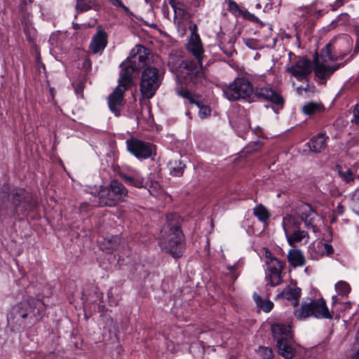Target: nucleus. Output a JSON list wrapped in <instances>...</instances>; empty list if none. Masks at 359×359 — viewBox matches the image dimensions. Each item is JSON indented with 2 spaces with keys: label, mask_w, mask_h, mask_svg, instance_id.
Listing matches in <instances>:
<instances>
[{
  "label": "nucleus",
  "mask_w": 359,
  "mask_h": 359,
  "mask_svg": "<svg viewBox=\"0 0 359 359\" xmlns=\"http://www.w3.org/2000/svg\"><path fill=\"white\" fill-rule=\"evenodd\" d=\"M46 308V304L39 298H25L10 309L7 314L8 325L13 331L25 330L43 318Z\"/></svg>",
  "instance_id": "obj_1"
},
{
  "label": "nucleus",
  "mask_w": 359,
  "mask_h": 359,
  "mask_svg": "<svg viewBox=\"0 0 359 359\" xmlns=\"http://www.w3.org/2000/svg\"><path fill=\"white\" fill-rule=\"evenodd\" d=\"M182 240L180 216L174 213L168 214L166 223L161 231L159 245L161 249L171 254L173 257H180L182 255Z\"/></svg>",
  "instance_id": "obj_2"
},
{
  "label": "nucleus",
  "mask_w": 359,
  "mask_h": 359,
  "mask_svg": "<svg viewBox=\"0 0 359 359\" xmlns=\"http://www.w3.org/2000/svg\"><path fill=\"white\" fill-rule=\"evenodd\" d=\"M168 66L172 72L180 76L186 83L195 86H205L208 80L205 72L201 69L194 60H182L170 55Z\"/></svg>",
  "instance_id": "obj_3"
},
{
  "label": "nucleus",
  "mask_w": 359,
  "mask_h": 359,
  "mask_svg": "<svg viewBox=\"0 0 359 359\" xmlns=\"http://www.w3.org/2000/svg\"><path fill=\"white\" fill-rule=\"evenodd\" d=\"M137 50H134L130 53V55L121 64L122 68L118 79V85L128 89L133 82V74L140 67L147 65L148 59L147 49L143 46L138 45L136 46Z\"/></svg>",
  "instance_id": "obj_4"
},
{
  "label": "nucleus",
  "mask_w": 359,
  "mask_h": 359,
  "mask_svg": "<svg viewBox=\"0 0 359 359\" xmlns=\"http://www.w3.org/2000/svg\"><path fill=\"white\" fill-rule=\"evenodd\" d=\"M317 214L312 207L309 204H302L297 210L283 217L282 226L285 235L288 234L292 231L300 228L302 222H304L307 228L313 229L315 231L313 220Z\"/></svg>",
  "instance_id": "obj_5"
},
{
  "label": "nucleus",
  "mask_w": 359,
  "mask_h": 359,
  "mask_svg": "<svg viewBox=\"0 0 359 359\" xmlns=\"http://www.w3.org/2000/svg\"><path fill=\"white\" fill-rule=\"evenodd\" d=\"M163 74L159 69L152 66L147 67L142 72L140 90L144 99L153 97L161 86Z\"/></svg>",
  "instance_id": "obj_6"
},
{
  "label": "nucleus",
  "mask_w": 359,
  "mask_h": 359,
  "mask_svg": "<svg viewBox=\"0 0 359 359\" xmlns=\"http://www.w3.org/2000/svg\"><path fill=\"white\" fill-rule=\"evenodd\" d=\"M297 319L304 320L309 317L321 319H332V312H330L323 299L311 300L310 302H303L299 309L294 311Z\"/></svg>",
  "instance_id": "obj_7"
},
{
  "label": "nucleus",
  "mask_w": 359,
  "mask_h": 359,
  "mask_svg": "<svg viewBox=\"0 0 359 359\" xmlns=\"http://www.w3.org/2000/svg\"><path fill=\"white\" fill-rule=\"evenodd\" d=\"M9 190L10 188L8 184L2 187L0 191V200H4L6 197H11L14 205V214H24L35 206V203L31 201V195L24 189H15L10 194H8Z\"/></svg>",
  "instance_id": "obj_8"
},
{
  "label": "nucleus",
  "mask_w": 359,
  "mask_h": 359,
  "mask_svg": "<svg viewBox=\"0 0 359 359\" xmlns=\"http://www.w3.org/2000/svg\"><path fill=\"white\" fill-rule=\"evenodd\" d=\"M253 86L245 77L236 78L222 89L223 95L230 101L247 100L253 93Z\"/></svg>",
  "instance_id": "obj_9"
},
{
  "label": "nucleus",
  "mask_w": 359,
  "mask_h": 359,
  "mask_svg": "<svg viewBox=\"0 0 359 359\" xmlns=\"http://www.w3.org/2000/svg\"><path fill=\"white\" fill-rule=\"evenodd\" d=\"M127 189L118 181H111L109 187L102 188L98 195L100 206H115L123 201L127 195Z\"/></svg>",
  "instance_id": "obj_10"
},
{
  "label": "nucleus",
  "mask_w": 359,
  "mask_h": 359,
  "mask_svg": "<svg viewBox=\"0 0 359 359\" xmlns=\"http://www.w3.org/2000/svg\"><path fill=\"white\" fill-rule=\"evenodd\" d=\"M126 145L128 151L139 159L149 158L154 154V145L136 138L128 140Z\"/></svg>",
  "instance_id": "obj_11"
},
{
  "label": "nucleus",
  "mask_w": 359,
  "mask_h": 359,
  "mask_svg": "<svg viewBox=\"0 0 359 359\" xmlns=\"http://www.w3.org/2000/svg\"><path fill=\"white\" fill-rule=\"evenodd\" d=\"M176 93L182 98L187 100L189 103L196 104L199 108L198 116L201 118H206L210 115V108L202 104L201 95L192 93L188 89L182 87H177Z\"/></svg>",
  "instance_id": "obj_12"
},
{
  "label": "nucleus",
  "mask_w": 359,
  "mask_h": 359,
  "mask_svg": "<svg viewBox=\"0 0 359 359\" xmlns=\"http://www.w3.org/2000/svg\"><path fill=\"white\" fill-rule=\"evenodd\" d=\"M313 68L310 60L301 57L288 68V71L297 80L302 81L308 77Z\"/></svg>",
  "instance_id": "obj_13"
},
{
  "label": "nucleus",
  "mask_w": 359,
  "mask_h": 359,
  "mask_svg": "<svg viewBox=\"0 0 359 359\" xmlns=\"http://www.w3.org/2000/svg\"><path fill=\"white\" fill-rule=\"evenodd\" d=\"M283 267L284 263L279 259H271L268 263L266 271V280L271 286L275 287L281 283V273Z\"/></svg>",
  "instance_id": "obj_14"
},
{
  "label": "nucleus",
  "mask_w": 359,
  "mask_h": 359,
  "mask_svg": "<svg viewBox=\"0 0 359 359\" xmlns=\"http://www.w3.org/2000/svg\"><path fill=\"white\" fill-rule=\"evenodd\" d=\"M187 48L188 51L196 58V61L194 62L196 65L200 67L201 69L204 71L203 67L204 50L200 37L198 34H194L191 35V39L187 43Z\"/></svg>",
  "instance_id": "obj_15"
},
{
  "label": "nucleus",
  "mask_w": 359,
  "mask_h": 359,
  "mask_svg": "<svg viewBox=\"0 0 359 359\" xmlns=\"http://www.w3.org/2000/svg\"><path fill=\"white\" fill-rule=\"evenodd\" d=\"M125 87L117 86L114 91L109 95L108 104L110 110L116 116L119 115V112L123 106L124 93L126 91Z\"/></svg>",
  "instance_id": "obj_16"
},
{
  "label": "nucleus",
  "mask_w": 359,
  "mask_h": 359,
  "mask_svg": "<svg viewBox=\"0 0 359 359\" xmlns=\"http://www.w3.org/2000/svg\"><path fill=\"white\" fill-rule=\"evenodd\" d=\"M344 66V64H335L334 65H327L326 62L318 60L316 62L313 68L316 76L322 80L329 79L331 76L339 67Z\"/></svg>",
  "instance_id": "obj_17"
},
{
  "label": "nucleus",
  "mask_w": 359,
  "mask_h": 359,
  "mask_svg": "<svg viewBox=\"0 0 359 359\" xmlns=\"http://www.w3.org/2000/svg\"><path fill=\"white\" fill-rule=\"evenodd\" d=\"M255 95L259 99L269 101L280 107H283V98L271 88H257L255 91Z\"/></svg>",
  "instance_id": "obj_18"
},
{
  "label": "nucleus",
  "mask_w": 359,
  "mask_h": 359,
  "mask_svg": "<svg viewBox=\"0 0 359 359\" xmlns=\"http://www.w3.org/2000/svg\"><path fill=\"white\" fill-rule=\"evenodd\" d=\"M271 330L273 337L277 342L283 341V340H289L293 337L290 325L274 323L271 325Z\"/></svg>",
  "instance_id": "obj_19"
},
{
  "label": "nucleus",
  "mask_w": 359,
  "mask_h": 359,
  "mask_svg": "<svg viewBox=\"0 0 359 359\" xmlns=\"http://www.w3.org/2000/svg\"><path fill=\"white\" fill-rule=\"evenodd\" d=\"M301 296V289L297 286H286L283 290L277 295V299L283 298L292 302L296 307L299 304V300Z\"/></svg>",
  "instance_id": "obj_20"
},
{
  "label": "nucleus",
  "mask_w": 359,
  "mask_h": 359,
  "mask_svg": "<svg viewBox=\"0 0 359 359\" xmlns=\"http://www.w3.org/2000/svg\"><path fill=\"white\" fill-rule=\"evenodd\" d=\"M107 44V35L104 30H98L93 36L90 43V48L95 54L101 53Z\"/></svg>",
  "instance_id": "obj_21"
},
{
  "label": "nucleus",
  "mask_w": 359,
  "mask_h": 359,
  "mask_svg": "<svg viewBox=\"0 0 359 359\" xmlns=\"http://www.w3.org/2000/svg\"><path fill=\"white\" fill-rule=\"evenodd\" d=\"M285 237L288 245L291 247H295L297 244L302 243H306L309 238L308 232L301 230L300 228L292 231L288 234H285Z\"/></svg>",
  "instance_id": "obj_22"
},
{
  "label": "nucleus",
  "mask_w": 359,
  "mask_h": 359,
  "mask_svg": "<svg viewBox=\"0 0 359 359\" xmlns=\"http://www.w3.org/2000/svg\"><path fill=\"white\" fill-rule=\"evenodd\" d=\"M278 353L285 359H291L295 355V349L293 345V337L289 340H283L277 342Z\"/></svg>",
  "instance_id": "obj_23"
},
{
  "label": "nucleus",
  "mask_w": 359,
  "mask_h": 359,
  "mask_svg": "<svg viewBox=\"0 0 359 359\" xmlns=\"http://www.w3.org/2000/svg\"><path fill=\"white\" fill-rule=\"evenodd\" d=\"M287 261L294 268L302 267L306 264V258L302 250L297 248L290 249L287 253Z\"/></svg>",
  "instance_id": "obj_24"
},
{
  "label": "nucleus",
  "mask_w": 359,
  "mask_h": 359,
  "mask_svg": "<svg viewBox=\"0 0 359 359\" xmlns=\"http://www.w3.org/2000/svg\"><path fill=\"white\" fill-rule=\"evenodd\" d=\"M326 137L324 133H319L316 136L313 137L310 141L307 143V145L310 148V150L315 153H320L323 151L326 146Z\"/></svg>",
  "instance_id": "obj_25"
},
{
  "label": "nucleus",
  "mask_w": 359,
  "mask_h": 359,
  "mask_svg": "<svg viewBox=\"0 0 359 359\" xmlns=\"http://www.w3.org/2000/svg\"><path fill=\"white\" fill-rule=\"evenodd\" d=\"M121 243L118 236H112L104 239L101 244V248L107 253H111L117 250Z\"/></svg>",
  "instance_id": "obj_26"
},
{
  "label": "nucleus",
  "mask_w": 359,
  "mask_h": 359,
  "mask_svg": "<svg viewBox=\"0 0 359 359\" xmlns=\"http://www.w3.org/2000/svg\"><path fill=\"white\" fill-rule=\"evenodd\" d=\"M121 177L128 184L138 188L143 187L144 179L136 170L132 175L121 174Z\"/></svg>",
  "instance_id": "obj_27"
},
{
  "label": "nucleus",
  "mask_w": 359,
  "mask_h": 359,
  "mask_svg": "<svg viewBox=\"0 0 359 359\" xmlns=\"http://www.w3.org/2000/svg\"><path fill=\"white\" fill-rule=\"evenodd\" d=\"M168 168L171 175L174 177L182 176L185 168V164L180 160H175L168 163Z\"/></svg>",
  "instance_id": "obj_28"
},
{
  "label": "nucleus",
  "mask_w": 359,
  "mask_h": 359,
  "mask_svg": "<svg viewBox=\"0 0 359 359\" xmlns=\"http://www.w3.org/2000/svg\"><path fill=\"white\" fill-rule=\"evenodd\" d=\"M254 215L262 222H266L271 217L270 212L263 205L259 204L253 209Z\"/></svg>",
  "instance_id": "obj_29"
},
{
  "label": "nucleus",
  "mask_w": 359,
  "mask_h": 359,
  "mask_svg": "<svg viewBox=\"0 0 359 359\" xmlns=\"http://www.w3.org/2000/svg\"><path fill=\"white\" fill-rule=\"evenodd\" d=\"M323 110L324 107L322 104L313 102H309L302 108L303 112L307 115H313L314 114L321 112Z\"/></svg>",
  "instance_id": "obj_30"
},
{
  "label": "nucleus",
  "mask_w": 359,
  "mask_h": 359,
  "mask_svg": "<svg viewBox=\"0 0 359 359\" xmlns=\"http://www.w3.org/2000/svg\"><path fill=\"white\" fill-rule=\"evenodd\" d=\"M254 300L257 306L262 309L264 312H269L273 306V304L269 299H262L260 296L257 294L253 295Z\"/></svg>",
  "instance_id": "obj_31"
},
{
  "label": "nucleus",
  "mask_w": 359,
  "mask_h": 359,
  "mask_svg": "<svg viewBox=\"0 0 359 359\" xmlns=\"http://www.w3.org/2000/svg\"><path fill=\"white\" fill-rule=\"evenodd\" d=\"M338 173L341 179L346 183L353 182L354 179L356 177L349 168L342 169L341 167H339Z\"/></svg>",
  "instance_id": "obj_32"
},
{
  "label": "nucleus",
  "mask_w": 359,
  "mask_h": 359,
  "mask_svg": "<svg viewBox=\"0 0 359 359\" xmlns=\"http://www.w3.org/2000/svg\"><path fill=\"white\" fill-rule=\"evenodd\" d=\"M320 59L322 60L321 62H326L327 61H334L337 60V57H335L332 54V45L330 43H328L325 46V47L322 50L320 53Z\"/></svg>",
  "instance_id": "obj_33"
},
{
  "label": "nucleus",
  "mask_w": 359,
  "mask_h": 359,
  "mask_svg": "<svg viewBox=\"0 0 359 359\" xmlns=\"http://www.w3.org/2000/svg\"><path fill=\"white\" fill-rule=\"evenodd\" d=\"M335 290L339 295L346 296L351 291V287L348 283L339 280L335 284Z\"/></svg>",
  "instance_id": "obj_34"
},
{
  "label": "nucleus",
  "mask_w": 359,
  "mask_h": 359,
  "mask_svg": "<svg viewBox=\"0 0 359 359\" xmlns=\"http://www.w3.org/2000/svg\"><path fill=\"white\" fill-rule=\"evenodd\" d=\"M350 205L352 210L359 215V188L352 192Z\"/></svg>",
  "instance_id": "obj_35"
},
{
  "label": "nucleus",
  "mask_w": 359,
  "mask_h": 359,
  "mask_svg": "<svg viewBox=\"0 0 359 359\" xmlns=\"http://www.w3.org/2000/svg\"><path fill=\"white\" fill-rule=\"evenodd\" d=\"M256 352L262 359H271L273 357V351L269 347L259 346Z\"/></svg>",
  "instance_id": "obj_36"
},
{
  "label": "nucleus",
  "mask_w": 359,
  "mask_h": 359,
  "mask_svg": "<svg viewBox=\"0 0 359 359\" xmlns=\"http://www.w3.org/2000/svg\"><path fill=\"white\" fill-rule=\"evenodd\" d=\"M333 306L341 312L346 311L351 309V303L350 302H339L337 301V297L333 296Z\"/></svg>",
  "instance_id": "obj_37"
},
{
  "label": "nucleus",
  "mask_w": 359,
  "mask_h": 359,
  "mask_svg": "<svg viewBox=\"0 0 359 359\" xmlns=\"http://www.w3.org/2000/svg\"><path fill=\"white\" fill-rule=\"evenodd\" d=\"M174 10L175 15L177 18H184L186 15L187 11L184 6L180 3L172 4Z\"/></svg>",
  "instance_id": "obj_38"
},
{
  "label": "nucleus",
  "mask_w": 359,
  "mask_h": 359,
  "mask_svg": "<svg viewBox=\"0 0 359 359\" xmlns=\"http://www.w3.org/2000/svg\"><path fill=\"white\" fill-rule=\"evenodd\" d=\"M76 9L77 13H81L91 9L90 1L76 0Z\"/></svg>",
  "instance_id": "obj_39"
},
{
  "label": "nucleus",
  "mask_w": 359,
  "mask_h": 359,
  "mask_svg": "<svg viewBox=\"0 0 359 359\" xmlns=\"http://www.w3.org/2000/svg\"><path fill=\"white\" fill-rule=\"evenodd\" d=\"M111 3L116 7L122 8L128 15H132L133 13L130 11L129 8L123 4L121 0H109Z\"/></svg>",
  "instance_id": "obj_40"
},
{
  "label": "nucleus",
  "mask_w": 359,
  "mask_h": 359,
  "mask_svg": "<svg viewBox=\"0 0 359 359\" xmlns=\"http://www.w3.org/2000/svg\"><path fill=\"white\" fill-rule=\"evenodd\" d=\"M245 44L249 48L256 50L258 48L259 43L257 40L254 39H245Z\"/></svg>",
  "instance_id": "obj_41"
},
{
  "label": "nucleus",
  "mask_w": 359,
  "mask_h": 359,
  "mask_svg": "<svg viewBox=\"0 0 359 359\" xmlns=\"http://www.w3.org/2000/svg\"><path fill=\"white\" fill-rule=\"evenodd\" d=\"M262 143L260 141H256L247 148V152L257 151L262 147Z\"/></svg>",
  "instance_id": "obj_42"
},
{
  "label": "nucleus",
  "mask_w": 359,
  "mask_h": 359,
  "mask_svg": "<svg viewBox=\"0 0 359 359\" xmlns=\"http://www.w3.org/2000/svg\"><path fill=\"white\" fill-rule=\"evenodd\" d=\"M334 252L332 246L327 243L323 244V253L327 255H332Z\"/></svg>",
  "instance_id": "obj_43"
},
{
  "label": "nucleus",
  "mask_w": 359,
  "mask_h": 359,
  "mask_svg": "<svg viewBox=\"0 0 359 359\" xmlns=\"http://www.w3.org/2000/svg\"><path fill=\"white\" fill-rule=\"evenodd\" d=\"M351 122L355 123L356 124H359V103L355 105L353 111V118L351 120Z\"/></svg>",
  "instance_id": "obj_44"
},
{
  "label": "nucleus",
  "mask_w": 359,
  "mask_h": 359,
  "mask_svg": "<svg viewBox=\"0 0 359 359\" xmlns=\"http://www.w3.org/2000/svg\"><path fill=\"white\" fill-rule=\"evenodd\" d=\"M344 212V208L341 203H339L337 206L336 209L334 210V215L337 217L339 215H341Z\"/></svg>",
  "instance_id": "obj_45"
},
{
  "label": "nucleus",
  "mask_w": 359,
  "mask_h": 359,
  "mask_svg": "<svg viewBox=\"0 0 359 359\" xmlns=\"http://www.w3.org/2000/svg\"><path fill=\"white\" fill-rule=\"evenodd\" d=\"M229 10L231 12L236 13L238 11V6L233 1L229 0Z\"/></svg>",
  "instance_id": "obj_46"
},
{
  "label": "nucleus",
  "mask_w": 359,
  "mask_h": 359,
  "mask_svg": "<svg viewBox=\"0 0 359 359\" xmlns=\"http://www.w3.org/2000/svg\"><path fill=\"white\" fill-rule=\"evenodd\" d=\"M265 257H266V264L268 266V263L271 262V259H278L277 258L272 256L271 252L268 250H265Z\"/></svg>",
  "instance_id": "obj_47"
},
{
  "label": "nucleus",
  "mask_w": 359,
  "mask_h": 359,
  "mask_svg": "<svg viewBox=\"0 0 359 359\" xmlns=\"http://www.w3.org/2000/svg\"><path fill=\"white\" fill-rule=\"evenodd\" d=\"M228 269L230 271V272L231 273V278H233V280H236L238 277V276L236 274H235L233 272L236 269V266L233 265V266H229Z\"/></svg>",
  "instance_id": "obj_48"
},
{
  "label": "nucleus",
  "mask_w": 359,
  "mask_h": 359,
  "mask_svg": "<svg viewBox=\"0 0 359 359\" xmlns=\"http://www.w3.org/2000/svg\"><path fill=\"white\" fill-rule=\"evenodd\" d=\"M273 4H274V3L266 4V5L264 8V11H268L271 10L273 8Z\"/></svg>",
  "instance_id": "obj_49"
},
{
  "label": "nucleus",
  "mask_w": 359,
  "mask_h": 359,
  "mask_svg": "<svg viewBox=\"0 0 359 359\" xmlns=\"http://www.w3.org/2000/svg\"><path fill=\"white\" fill-rule=\"evenodd\" d=\"M358 50H359V36L358 37V39L356 40L353 54L356 55L358 53Z\"/></svg>",
  "instance_id": "obj_50"
},
{
  "label": "nucleus",
  "mask_w": 359,
  "mask_h": 359,
  "mask_svg": "<svg viewBox=\"0 0 359 359\" xmlns=\"http://www.w3.org/2000/svg\"><path fill=\"white\" fill-rule=\"evenodd\" d=\"M255 133L257 135L259 136H262V128L259 126H257L256 128H255Z\"/></svg>",
  "instance_id": "obj_51"
},
{
  "label": "nucleus",
  "mask_w": 359,
  "mask_h": 359,
  "mask_svg": "<svg viewBox=\"0 0 359 359\" xmlns=\"http://www.w3.org/2000/svg\"><path fill=\"white\" fill-rule=\"evenodd\" d=\"M82 90H83L82 85H79V86L76 88L75 93L76 94H80L82 92Z\"/></svg>",
  "instance_id": "obj_52"
},
{
  "label": "nucleus",
  "mask_w": 359,
  "mask_h": 359,
  "mask_svg": "<svg viewBox=\"0 0 359 359\" xmlns=\"http://www.w3.org/2000/svg\"><path fill=\"white\" fill-rule=\"evenodd\" d=\"M344 4V0H337L335 1V5L337 7H339L341 6H342Z\"/></svg>",
  "instance_id": "obj_53"
},
{
  "label": "nucleus",
  "mask_w": 359,
  "mask_h": 359,
  "mask_svg": "<svg viewBox=\"0 0 359 359\" xmlns=\"http://www.w3.org/2000/svg\"><path fill=\"white\" fill-rule=\"evenodd\" d=\"M302 90H306V88L302 87V86H299L297 88V91L299 93H302Z\"/></svg>",
  "instance_id": "obj_54"
},
{
  "label": "nucleus",
  "mask_w": 359,
  "mask_h": 359,
  "mask_svg": "<svg viewBox=\"0 0 359 359\" xmlns=\"http://www.w3.org/2000/svg\"><path fill=\"white\" fill-rule=\"evenodd\" d=\"M256 6H257V8H261V4H257L256 5Z\"/></svg>",
  "instance_id": "obj_55"
},
{
  "label": "nucleus",
  "mask_w": 359,
  "mask_h": 359,
  "mask_svg": "<svg viewBox=\"0 0 359 359\" xmlns=\"http://www.w3.org/2000/svg\"><path fill=\"white\" fill-rule=\"evenodd\" d=\"M334 221H335V218H334V217H333V218L331 219V222H334Z\"/></svg>",
  "instance_id": "obj_56"
},
{
  "label": "nucleus",
  "mask_w": 359,
  "mask_h": 359,
  "mask_svg": "<svg viewBox=\"0 0 359 359\" xmlns=\"http://www.w3.org/2000/svg\"><path fill=\"white\" fill-rule=\"evenodd\" d=\"M25 2L27 1V0H23ZM28 1L32 2V0H28Z\"/></svg>",
  "instance_id": "obj_57"
}]
</instances>
